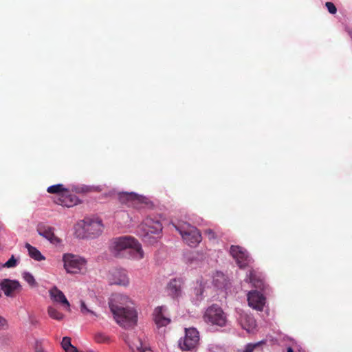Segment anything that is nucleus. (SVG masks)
Returning <instances> with one entry per match:
<instances>
[{
  "label": "nucleus",
  "instance_id": "nucleus-31",
  "mask_svg": "<svg viewBox=\"0 0 352 352\" xmlns=\"http://www.w3.org/2000/svg\"><path fill=\"white\" fill-rule=\"evenodd\" d=\"M61 346L65 351L70 349V347H72L73 345L71 343V339L69 337H64L61 342Z\"/></svg>",
  "mask_w": 352,
  "mask_h": 352
},
{
  "label": "nucleus",
  "instance_id": "nucleus-1",
  "mask_svg": "<svg viewBox=\"0 0 352 352\" xmlns=\"http://www.w3.org/2000/svg\"><path fill=\"white\" fill-rule=\"evenodd\" d=\"M130 298L122 294H113L109 298V305L116 322L121 327L129 329L136 324L138 314L131 306Z\"/></svg>",
  "mask_w": 352,
  "mask_h": 352
},
{
  "label": "nucleus",
  "instance_id": "nucleus-17",
  "mask_svg": "<svg viewBox=\"0 0 352 352\" xmlns=\"http://www.w3.org/2000/svg\"><path fill=\"white\" fill-rule=\"evenodd\" d=\"M265 298L258 291H251L248 294V301L250 307L254 309L261 311L265 305Z\"/></svg>",
  "mask_w": 352,
  "mask_h": 352
},
{
  "label": "nucleus",
  "instance_id": "nucleus-28",
  "mask_svg": "<svg viewBox=\"0 0 352 352\" xmlns=\"http://www.w3.org/2000/svg\"><path fill=\"white\" fill-rule=\"evenodd\" d=\"M23 278H24V280L30 285V286H35L36 285V281H35V279L34 278V276H32V274H30V272H24L23 274Z\"/></svg>",
  "mask_w": 352,
  "mask_h": 352
},
{
  "label": "nucleus",
  "instance_id": "nucleus-36",
  "mask_svg": "<svg viewBox=\"0 0 352 352\" xmlns=\"http://www.w3.org/2000/svg\"><path fill=\"white\" fill-rule=\"evenodd\" d=\"M207 234L208 235L209 239H214L215 238L214 233L212 230H208L206 231Z\"/></svg>",
  "mask_w": 352,
  "mask_h": 352
},
{
  "label": "nucleus",
  "instance_id": "nucleus-25",
  "mask_svg": "<svg viewBox=\"0 0 352 352\" xmlns=\"http://www.w3.org/2000/svg\"><path fill=\"white\" fill-rule=\"evenodd\" d=\"M80 311L82 315L92 318H95L98 316L96 312L90 309L83 300H80Z\"/></svg>",
  "mask_w": 352,
  "mask_h": 352
},
{
  "label": "nucleus",
  "instance_id": "nucleus-39",
  "mask_svg": "<svg viewBox=\"0 0 352 352\" xmlns=\"http://www.w3.org/2000/svg\"><path fill=\"white\" fill-rule=\"evenodd\" d=\"M122 215L123 217H126L128 219H129V214H128L127 213L122 212Z\"/></svg>",
  "mask_w": 352,
  "mask_h": 352
},
{
  "label": "nucleus",
  "instance_id": "nucleus-10",
  "mask_svg": "<svg viewBox=\"0 0 352 352\" xmlns=\"http://www.w3.org/2000/svg\"><path fill=\"white\" fill-rule=\"evenodd\" d=\"M108 280L111 285H117L123 287H127L130 280L127 272L124 269H113L109 271Z\"/></svg>",
  "mask_w": 352,
  "mask_h": 352
},
{
  "label": "nucleus",
  "instance_id": "nucleus-21",
  "mask_svg": "<svg viewBox=\"0 0 352 352\" xmlns=\"http://www.w3.org/2000/svg\"><path fill=\"white\" fill-rule=\"evenodd\" d=\"M57 203L63 206L69 208L78 203V199L75 195H69L67 190L58 198Z\"/></svg>",
  "mask_w": 352,
  "mask_h": 352
},
{
  "label": "nucleus",
  "instance_id": "nucleus-18",
  "mask_svg": "<svg viewBox=\"0 0 352 352\" xmlns=\"http://www.w3.org/2000/svg\"><path fill=\"white\" fill-rule=\"evenodd\" d=\"M166 311L167 309L164 306L155 308L153 317L155 322L158 327H165L170 322V319L168 316Z\"/></svg>",
  "mask_w": 352,
  "mask_h": 352
},
{
  "label": "nucleus",
  "instance_id": "nucleus-3",
  "mask_svg": "<svg viewBox=\"0 0 352 352\" xmlns=\"http://www.w3.org/2000/svg\"><path fill=\"white\" fill-rule=\"evenodd\" d=\"M110 249L116 256L137 261L143 258L144 255L141 244L131 236H123L113 239L111 241Z\"/></svg>",
  "mask_w": 352,
  "mask_h": 352
},
{
  "label": "nucleus",
  "instance_id": "nucleus-22",
  "mask_svg": "<svg viewBox=\"0 0 352 352\" xmlns=\"http://www.w3.org/2000/svg\"><path fill=\"white\" fill-rule=\"evenodd\" d=\"M182 283L180 280L173 279L167 285V290L170 295L173 297L179 296L181 292Z\"/></svg>",
  "mask_w": 352,
  "mask_h": 352
},
{
  "label": "nucleus",
  "instance_id": "nucleus-33",
  "mask_svg": "<svg viewBox=\"0 0 352 352\" xmlns=\"http://www.w3.org/2000/svg\"><path fill=\"white\" fill-rule=\"evenodd\" d=\"M208 351L209 352H223V349L218 346V345H215V344H210L208 346Z\"/></svg>",
  "mask_w": 352,
  "mask_h": 352
},
{
  "label": "nucleus",
  "instance_id": "nucleus-4",
  "mask_svg": "<svg viewBox=\"0 0 352 352\" xmlns=\"http://www.w3.org/2000/svg\"><path fill=\"white\" fill-rule=\"evenodd\" d=\"M138 229V234L143 241L152 245L157 241L162 226L158 220L146 218L139 226Z\"/></svg>",
  "mask_w": 352,
  "mask_h": 352
},
{
  "label": "nucleus",
  "instance_id": "nucleus-20",
  "mask_svg": "<svg viewBox=\"0 0 352 352\" xmlns=\"http://www.w3.org/2000/svg\"><path fill=\"white\" fill-rule=\"evenodd\" d=\"M239 321L242 328L246 330L248 332H252L256 327L255 320L252 316L248 314H241Z\"/></svg>",
  "mask_w": 352,
  "mask_h": 352
},
{
  "label": "nucleus",
  "instance_id": "nucleus-19",
  "mask_svg": "<svg viewBox=\"0 0 352 352\" xmlns=\"http://www.w3.org/2000/svg\"><path fill=\"white\" fill-rule=\"evenodd\" d=\"M245 280L246 282H250L255 288L260 289H263L264 288V283L261 276L260 274H257L256 272L254 270L250 271V273L247 274Z\"/></svg>",
  "mask_w": 352,
  "mask_h": 352
},
{
  "label": "nucleus",
  "instance_id": "nucleus-7",
  "mask_svg": "<svg viewBox=\"0 0 352 352\" xmlns=\"http://www.w3.org/2000/svg\"><path fill=\"white\" fill-rule=\"evenodd\" d=\"M204 321L210 324L225 327L227 323V316L222 309L217 305L210 306L204 315Z\"/></svg>",
  "mask_w": 352,
  "mask_h": 352
},
{
  "label": "nucleus",
  "instance_id": "nucleus-13",
  "mask_svg": "<svg viewBox=\"0 0 352 352\" xmlns=\"http://www.w3.org/2000/svg\"><path fill=\"white\" fill-rule=\"evenodd\" d=\"M132 352H150V347L144 340V336H133L132 338H127L126 340Z\"/></svg>",
  "mask_w": 352,
  "mask_h": 352
},
{
  "label": "nucleus",
  "instance_id": "nucleus-5",
  "mask_svg": "<svg viewBox=\"0 0 352 352\" xmlns=\"http://www.w3.org/2000/svg\"><path fill=\"white\" fill-rule=\"evenodd\" d=\"M63 267L68 274H83L87 270V261L78 255L65 253L63 255Z\"/></svg>",
  "mask_w": 352,
  "mask_h": 352
},
{
  "label": "nucleus",
  "instance_id": "nucleus-38",
  "mask_svg": "<svg viewBox=\"0 0 352 352\" xmlns=\"http://www.w3.org/2000/svg\"><path fill=\"white\" fill-rule=\"evenodd\" d=\"M346 32L349 34L350 37L352 38V30L348 27L345 28Z\"/></svg>",
  "mask_w": 352,
  "mask_h": 352
},
{
  "label": "nucleus",
  "instance_id": "nucleus-35",
  "mask_svg": "<svg viewBox=\"0 0 352 352\" xmlns=\"http://www.w3.org/2000/svg\"><path fill=\"white\" fill-rule=\"evenodd\" d=\"M35 352H45L41 344H37L35 347Z\"/></svg>",
  "mask_w": 352,
  "mask_h": 352
},
{
  "label": "nucleus",
  "instance_id": "nucleus-24",
  "mask_svg": "<svg viewBox=\"0 0 352 352\" xmlns=\"http://www.w3.org/2000/svg\"><path fill=\"white\" fill-rule=\"evenodd\" d=\"M263 343V341L249 343L245 346L243 350L238 351V352H262L261 346Z\"/></svg>",
  "mask_w": 352,
  "mask_h": 352
},
{
  "label": "nucleus",
  "instance_id": "nucleus-11",
  "mask_svg": "<svg viewBox=\"0 0 352 352\" xmlns=\"http://www.w3.org/2000/svg\"><path fill=\"white\" fill-rule=\"evenodd\" d=\"M230 252L240 268L248 266L252 261L248 253L242 247L232 245Z\"/></svg>",
  "mask_w": 352,
  "mask_h": 352
},
{
  "label": "nucleus",
  "instance_id": "nucleus-15",
  "mask_svg": "<svg viewBox=\"0 0 352 352\" xmlns=\"http://www.w3.org/2000/svg\"><path fill=\"white\" fill-rule=\"evenodd\" d=\"M1 290L8 297H13L21 290V285L16 280L5 278L1 280Z\"/></svg>",
  "mask_w": 352,
  "mask_h": 352
},
{
  "label": "nucleus",
  "instance_id": "nucleus-2",
  "mask_svg": "<svg viewBox=\"0 0 352 352\" xmlns=\"http://www.w3.org/2000/svg\"><path fill=\"white\" fill-rule=\"evenodd\" d=\"M230 280L221 272H215L212 275H205L197 281V286L194 289L195 296L192 300L195 304L200 302L206 297L212 294V287L227 292L230 289Z\"/></svg>",
  "mask_w": 352,
  "mask_h": 352
},
{
  "label": "nucleus",
  "instance_id": "nucleus-14",
  "mask_svg": "<svg viewBox=\"0 0 352 352\" xmlns=\"http://www.w3.org/2000/svg\"><path fill=\"white\" fill-rule=\"evenodd\" d=\"M119 199L122 203L129 206L139 208L140 204L145 202L146 198L134 192H121L119 194Z\"/></svg>",
  "mask_w": 352,
  "mask_h": 352
},
{
  "label": "nucleus",
  "instance_id": "nucleus-29",
  "mask_svg": "<svg viewBox=\"0 0 352 352\" xmlns=\"http://www.w3.org/2000/svg\"><path fill=\"white\" fill-rule=\"evenodd\" d=\"M94 339L98 343L107 342L109 340L107 336L101 332L96 333Z\"/></svg>",
  "mask_w": 352,
  "mask_h": 352
},
{
  "label": "nucleus",
  "instance_id": "nucleus-26",
  "mask_svg": "<svg viewBox=\"0 0 352 352\" xmlns=\"http://www.w3.org/2000/svg\"><path fill=\"white\" fill-rule=\"evenodd\" d=\"M47 190L49 193L58 194L59 197H61L63 193L67 190L63 187V185L58 184L49 186Z\"/></svg>",
  "mask_w": 352,
  "mask_h": 352
},
{
  "label": "nucleus",
  "instance_id": "nucleus-30",
  "mask_svg": "<svg viewBox=\"0 0 352 352\" xmlns=\"http://www.w3.org/2000/svg\"><path fill=\"white\" fill-rule=\"evenodd\" d=\"M17 265V260L15 258V257L12 255L10 259L6 261L3 265V267L7 268H12L15 267Z\"/></svg>",
  "mask_w": 352,
  "mask_h": 352
},
{
  "label": "nucleus",
  "instance_id": "nucleus-16",
  "mask_svg": "<svg viewBox=\"0 0 352 352\" xmlns=\"http://www.w3.org/2000/svg\"><path fill=\"white\" fill-rule=\"evenodd\" d=\"M49 294L51 300L58 304H60L66 310H70V303L67 300L66 296L62 291H60L56 286H53L49 290Z\"/></svg>",
  "mask_w": 352,
  "mask_h": 352
},
{
  "label": "nucleus",
  "instance_id": "nucleus-27",
  "mask_svg": "<svg viewBox=\"0 0 352 352\" xmlns=\"http://www.w3.org/2000/svg\"><path fill=\"white\" fill-rule=\"evenodd\" d=\"M47 313L50 317L54 320H61L64 318V315L52 306H50L47 308Z\"/></svg>",
  "mask_w": 352,
  "mask_h": 352
},
{
  "label": "nucleus",
  "instance_id": "nucleus-37",
  "mask_svg": "<svg viewBox=\"0 0 352 352\" xmlns=\"http://www.w3.org/2000/svg\"><path fill=\"white\" fill-rule=\"evenodd\" d=\"M65 352H79V351L74 346H73L72 347H70V349H67Z\"/></svg>",
  "mask_w": 352,
  "mask_h": 352
},
{
  "label": "nucleus",
  "instance_id": "nucleus-23",
  "mask_svg": "<svg viewBox=\"0 0 352 352\" xmlns=\"http://www.w3.org/2000/svg\"><path fill=\"white\" fill-rule=\"evenodd\" d=\"M25 247L28 250V254L32 258L38 261H43L45 259V256H43L41 252L35 247L32 246L29 243H26Z\"/></svg>",
  "mask_w": 352,
  "mask_h": 352
},
{
  "label": "nucleus",
  "instance_id": "nucleus-32",
  "mask_svg": "<svg viewBox=\"0 0 352 352\" xmlns=\"http://www.w3.org/2000/svg\"><path fill=\"white\" fill-rule=\"evenodd\" d=\"M325 6L327 7L328 11L331 14H336L337 12V8L335 5L332 2H327L325 3Z\"/></svg>",
  "mask_w": 352,
  "mask_h": 352
},
{
  "label": "nucleus",
  "instance_id": "nucleus-6",
  "mask_svg": "<svg viewBox=\"0 0 352 352\" xmlns=\"http://www.w3.org/2000/svg\"><path fill=\"white\" fill-rule=\"evenodd\" d=\"M174 226L188 245L195 247L201 242V236L200 232L196 228L189 223H179L174 225Z\"/></svg>",
  "mask_w": 352,
  "mask_h": 352
},
{
  "label": "nucleus",
  "instance_id": "nucleus-34",
  "mask_svg": "<svg viewBox=\"0 0 352 352\" xmlns=\"http://www.w3.org/2000/svg\"><path fill=\"white\" fill-rule=\"evenodd\" d=\"M8 324L6 320L0 316V329L7 327Z\"/></svg>",
  "mask_w": 352,
  "mask_h": 352
},
{
  "label": "nucleus",
  "instance_id": "nucleus-8",
  "mask_svg": "<svg viewBox=\"0 0 352 352\" xmlns=\"http://www.w3.org/2000/svg\"><path fill=\"white\" fill-rule=\"evenodd\" d=\"M185 332V337L179 340V346L184 351L193 350L199 343V333L195 328L186 329Z\"/></svg>",
  "mask_w": 352,
  "mask_h": 352
},
{
  "label": "nucleus",
  "instance_id": "nucleus-12",
  "mask_svg": "<svg viewBox=\"0 0 352 352\" xmlns=\"http://www.w3.org/2000/svg\"><path fill=\"white\" fill-rule=\"evenodd\" d=\"M38 234L49 241L52 244L59 245L62 240L54 234V228L50 226L40 223L37 226Z\"/></svg>",
  "mask_w": 352,
  "mask_h": 352
},
{
  "label": "nucleus",
  "instance_id": "nucleus-40",
  "mask_svg": "<svg viewBox=\"0 0 352 352\" xmlns=\"http://www.w3.org/2000/svg\"><path fill=\"white\" fill-rule=\"evenodd\" d=\"M287 352H294V351H293V349L291 347H289L287 349Z\"/></svg>",
  "mask_w": 352,
  "mask_h": 352
},
{
  "label": "nucleus",
  "instance_id": "nucleus-9",
  "mask_svg": "<svg viewBox=\"0 0 352 352\" xmlns=\"http://www.w3.org/2000/svg\"><path fill=\"white\" fill-rule=\"evenodd\" d=\"M88 236L95 237L100 234L103 230V224L99 218H85L79 223Z\"/></svg>",
  "mask_w": 352,
  "mask_h": 352
}]
</instances>
